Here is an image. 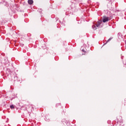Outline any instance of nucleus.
I'll return each mask as SVG.
<instances>
[{
	"label": "nucleus",
	"instance_id": "1",
	"mask_svg": "<svg viewBox=\"0 0 126 126\" xmlns=\"http://www.w3.org/2000/svg\"><path fill=\"white\" fill-rule=\"evenodd\" d=\"M100 25H101V22L98 21L95 25H93L92 26V28L94 30H96L97 29V27H99Z\"/></svg>",
	"mask_w": 126,
	"mask_h": 126
},
{
	"label": "nucleus",
	"instance_id": "2",
	"mask_svg": "<svg viewBox=\"0 0 126 126\" xmlns=\"http://www.w3.org/2000/svg\"><path fill=\"white\" fill-rule=\"evenodd\" d=\"M109 20H110V19L109 17H106L105 16H103V22H104V23L107 22V21H109Z\"/></svg>",
	"mask_w": 126,
	"mask_h": 126
},
{
	"label": "nucleus",
	"instance_id": "3",
	"mask_svg": "<svg viewBox=\"0 0 126 126\" xmlns=\"http://www.w3.org/2000/svg\"><path fill=\"white\" fill-rule=\"evenodd\" d=\"M28 2L29 4H32L33 1V0H28Z\"/></svg>",
	"mask_w": 126,
	"mask_h": 126
},
{
	"label": "nucleus",
	"instance_id": "4",
	"mask_svg": "<svg viewBox=\"0 0 126 126\" xmlns=\"http://www.w3.org/2000/svg\"><path fill=\"white\" fill-rule=\"evenodd\" d=\"M10 107L11 109H14V105H11Z\"/></svg>",
	"mask_w": 126,
	"mask_h": 126
},
{
	"label": "nucleus",
	"instance_id": "5",
	"mask_svg": "<svg viewBox=\"0 0 126 126\" xmlns=\"http://www.w3.org/2000/svg\"><path fill=\"white\" fill-rule=\"evenodd\" d=\"M112 39H113V38L110 37L108 40H107V42H110V41H111V40H112Z\"/></svg>",
	"mask_w": 126,
	"mask_h": 126
},
{
	"label": "nucleus",
	"instance_id": "6",
	"mask_svg": "<svg viewBox=\"0 0 126 126\" xmlns=\"http://www.w3.org/2000/svg\"><path fill=\"white\" fill-rule=\"evenodd\" d=\"M82 52H84V53L86 52V51H85V50H84V49H82Z\"/></svg>",
	"mask_w": 126,
	"mask_h": 126
}]
</instances>
